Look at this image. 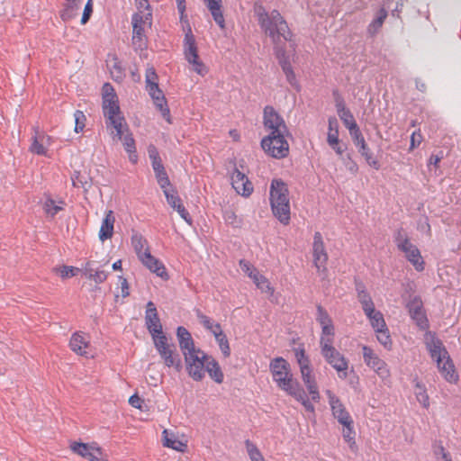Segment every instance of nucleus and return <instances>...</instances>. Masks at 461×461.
Returning <instances> with one entry per match:
<instances>
[{"label": "nucleus", "mask_w": 461, "mask_h": 461, "mask_svg": "<svg viewBox=\"0 0 461 461\" xmlns=\"http://www.w3.org/2000/svg\"><path fill=\"white\" fill-rule=\"evenodd\" d=\"M205 2L213 20L223 29L225 27V20L221 12V0H205Z\"/></svg>", "instance_id": "2f4dec72"}, {"label": "nucleus", "mask_w": 461, "mask_h": 461, "mask_svg": "<svg viewBox=\"0 0 461 461\" xmlns=\"http://www.w3.org/2000/svg\"><path fill=\"white\" fill-rule=\"evenodd\" d=\"M332 414L339 424H348L351 416L341 401L330 390L326 391Z\"/></svg>", "instance_id": "412c9836"}, {"label": "nucleus", "mask_w": 461, "mask_h": 461, "mask_svg": "<svg viewBox=\"0 0 461 461\" xmlns=\"http://www.w3.org/2000/svg\"><path fill=\"white\" fill-rule=\"evenodd\" d=\"M408 307L411 318L420 328H425L427 326V319L422 311L421 301L419 298H414L411 301Z\"/></svg>", "instance_id": "c85d7f7f"}, {"label": "nucleus", "mask_w": 461, "mask_h": 461, "mask_svg": "<svg viewBox=\"0 0 461 461\" xmlns=\"http://www.w3.org/2000/svg\"><path fill=\"white\" fill-rule=\"evenodd\" d=\"M104 115L106 119V126L111 130L113 139H122V136L129 131L124 118L122 116L118 104L106 101Z\"/></svg>", "instance_id": "0eeeda50"}, {"label": "nucleus", "mask_w": 461, "mask_h": 461, "mask_svg": "<svg viewBox=\"0 0 461 461\" xmlns=\"http://www.w3.org/2000/svg\"><path fill=\"white\" fill-rule=\"evenodd\" d=\"M145 323L153 340L155 338L165 336L162 331V325L160 323L156 306L152 302H149L147 303Z\"/></svg>", "instance_id": "a211bd4d"}, {"label": "nucleus", "mask_w": 461, "mask_h": 461, "mask_svg": "<svg viewBox=\"0 0 461 461\" xmlns=\"http://www.w3.org/2000/svg\"><path fill=\"white\" fill-rule=\"evenodd\" d=\"M83 2L84 0H65L64 9L61 13L62 20L68 22L77 16Z\"/></svg>", "instance_id": "7c9ffc66"}, {"label": "nucleus", "mask_w": 461, "mask_h": 461, "mask_svg": "<svg viewBox=\"0 0 461 461\" xmlns=\"http://www.w3.org/2000/svg\"><path fill=\"white\" fill-rule=\"evenodd\" d=\"M338 114L340 120L343 122L344 125L350 131L353 127H357V124L348 109H347L344 104H339L337 105Z\"/></svg>", "instance_id": "58836bf2"}, {"label": "nucleus", "mask_w": 461, "mask_h": 461, "mask_svg": "<svg viewBox=\"0 0 461 461\" xmlns=\"http://www.w3.org/2000/svg\"><path fill=\"white\" fill-rule=\"evenodd\" d=\"M158 84V76L153 68H149L146 70V86Z\"/></svg>", "instance_id": "338daca9"}, {"label": "nucleus", "mask_w": 461, "mask_h": 461, "mask_svg": "<svg viewBox=\"0 0 461 461\" xmlns=\"http://www.w3.org/2000/svg\"><path fill=\"white\" fill-rule=\"evenodd\" d=\"M328 144L336 151L338 155L344 152V149L339 145V122L335 117L329 119V131L327 136Z\"/></svg>", "instance_id": "a878e982"}, {"label": "nucleus", "mask_w": 461, "mask_h": 461, "mask_svg": "<svg viewBox=\"0 0 461 461\" xmlns=\"http://www.w3.org/2000/svg\"><path fill=\"white\" fill-rule=\"evenodd\" d=\"M103 112H104V105L107 104L106 101L109 103H113V104H117L116 95L113 94V89L111 85L104 84L103 86Z\"/></svg>", "instance_id": "3c124183"}, {"label": "nucleus", "mask_w": 461, "mask_h": 461, "mask_svg": "<svg viewBox=\"0 0 461 461\" xmlns=\"http://www.w3.org/2000/svg\"><path fill=\"white\" fill-rule=\"evenodd\" d=\"M154 346L167 367H173L179 372L182 369V360L175 346L168 342L166 336L155 338Z\"/></svg>", "instance_id": "6e6552de"}, {"label": "nucleus", "mask_w": 461, "mask_h": 461, "mask_svg": "<svg viewBox=\"0 0 461 461\" xmlns=\"http://www.w3.org/2000/svg\"><path fill=\"white\" fill-rule=\"evenodd\" d=\"M289 394L294 397L298 402H300L306 411L310 412L314 411L313 404L310 402L304 391L300 386L292 391Z\"/></svg>", "instance_id": "37998d69"}, {"label": "nucleus", "mask_w": 461, "mask_h": 461, "mask_svg": "<svg viewBox=\"0 0 461 461\" xmlns=\"http://www.w3.org/2000/svg\"><path fill=\"white\" fill-rule=\"evenodd\" d=\"M295 357L300 367L302 380L309 392L311 399L314 402H318L320 399L319 389L315 375L310 365V360L305 355L304 349L297 348L295 350Z\"/></svg>", "instance_id": "423d86ee"}, {"label": "nucleus", "mask_w": 461, "mask_h": 461, "mask_svg": "<svg viewBox=\"0 0 461 461\" xmlns=\"http://www.w3.org/2000/svg\"><path fill=\"white\" fill-rule=\"evenodd\" d=\"M69 347L73 352L79 356L88 357L90 355L89 337L83 332H75L69 341Z\"/></svg>", "instance_id": "b1692460"}, {"label": "nucleus", "mask_w": 461, "mask_h": 461, "mask_svg": "<svg viewBox=\"0 0 461 461\" xmlns=\"http://www.w3.org/2000/svg\"><path fill=\"white\" fill-rule=\"evenodd\" d=\"M375 334H376V339L377 340L386 348V349H391L392 348V339H391V336H390V333H389V330H388V328L387 326L383 328V329H380V330H375Z\"/></svg>", "instance_id": "8fccbe9b"}, {"label": "nucleus", "mask_w": 461, "mask_h": 461, "mask_svg": "<svg viewBox=\"0 0 461 461\" xmlns=\"http://www.w3.org/2000/svg\"><path fill=\"white\" fill-rule=\"evenodd\" d=\"M184 53L194 72L200 76H204L207 73V68L199 59L195 40L190 30L185 36Z\"/></svg>", "instance_id": "9b49d317"}, {"label": "nucleus", "mask_w": 461, "mask_h": 461, "mask_svg": "<svg viewBox=\"0 0 461 461\" xmlns=\"http://www.w3.org/2000/svg\"><path fill=\"white\" fill-rule=\"evenodd\" d=\"M185 369L189 376L194 381H201L205 376V366L210 356L199 348L183 354Z\"/></svg>", "instance_id": "39448f33"}, {"label": "nucleus", "mask_w": 461, "mask_h": 461, "mask_svg": "<svg viewBox=\"0 0 461 461\" xmlns=\"http://www.w3.org/2000/svg\"><path fill=\"white\" fill-rule=\"evenodd\" d=\"M71 180L73 185L76 187H82L84 189H86L87 187L90 186V184L87 181V177L81 175L80 172H74V174L71 176Z\"/></svg>", "instance_id": "5fc2aeb1"}, {"label": "nucleus", "mask_w": 461, "mask_h": 461, "mask_svg": "<svg viewBox=\"0 0 461 461\" xmlns=\"http://www.w3.org/2000/svg\"><path fill=\"white\" fill-rule=\"evenodd\" d=\"M176 337L182 354L197 348L194 345L190 332L185 328L178 327L176 330Z\"/></svg>", "instance_id": "c756f323"}, {"label": "nucleus", "mask_w": 461, "mask_h": 461, "mask_svg": "<svg viewBox=\"0 0 461 461\" xmlns=\"http://www.w3.org/2000/svg\"><path fill=\"white\" fill-rule=\"evenodd\" d=\"M245 447L251 461H265L260 450L253 442L247 439L245 441Z\"/></svg>", "instance_id": "09e8293b"}, {"label": "nucleus", "mask_w": 461, "mask_h": 461, "mask_svg": "<svg viewBox=\"0 0 461 461\" xmlns=\"http://www.w3.org/2000/svg\"><path fill=\"white\" fill-rule=\"evenodd\" d=\"M109 68L114 80L121 81L123 78V72L119 62L113 60V64L109 65Z\"/></svg>", "instance_id": "052dcab7"}, {"label": "nucleus", "mask_w": 461, "mask_h": 461, "mask_svg": "<svg viewBox=\"0 0 461 461\" xmlns=\"http://www.w3.org/2000/svg\"><path fill=\"white\" fill-rule=\"evenodd\" d=\"M197 317L200 323L209 331L213 328V325L218 324V322L214 321L213 320L201 313L200 312H197Z\"/></svg>", "instance_id": "0e129e2a"}, {"label": "nucleus", "mask_w": 461, "mask_h": 461, "mask_svg": "<svg viewBox=\"0 0 461 461\" xmlns=\"http://www.w3.org/2000/svg\"><path fill=\"white\" fill-rule=\"evenodd\" d=\"M146 89L152 98L154 104L160 111L162 116L167 120V122H170L169 109L164 94L158 87V84L146 86Z\"/></svg>", "instance_id": "5701e85b"}, {"label": "nucleus", "mask_w": 461, "mask_h": 461, "mask_svg": "<svg viewBox=\"0 0 461 461\" xmlns=\"http://www.w3.org/2000/svg\"><path fill=\"white\" fill-rule=\"evenodd\" d=\"M321 336L320 339V347H323L324 343L327 342L328 345H333V337H334V327L332 324L321 326Z\"/></svg>", "instance_id": "de8ad7c7"}, {"label": "nucleus", "mask_w": 461, "mask_h": 461, "mask_svg": "<svg viewBox=\"0 0 461 461\" xmlns=\"http://www.w3.org/2000/svg\"><path fill=\"white\" fill-rule=\"evenodd\" d=\"M131 245L138 256V258H140L141 254H144L146 251H149L148 241L140 233L135 232L132 234Z\"/></svg>", "instance_id": "e433bc0d"}, {"label": "nucleus", "mask_w": 461, "mask_h": 461, "mask_svg": "<svg viewBox=\"0 0 461 461\" xmlns=\"http://www.w3.org/2000/svg\"><path fill=\"white\" fill-rule=\"evenodd\" d=\"M152 167L155 172V176L161 189L171 186L167 174L161 162L152 163Z\"/></svg>", "instance_id": "c9c22d12"}, {"label": "nucleus", "mask_w": 461, "mask_h": 461, "mask_svg": "<svg viewBox=\"0 0 461 461\" xmlns=\"http://www.w3.org/2000/svg\"><path fill=\"white\" fill-rule=\"evenodd\" d=\"M270 204L274 215L283 224L290 221V202L286 185L280 179H274L270 185Z\"/></svg>", "instance_id": "7ed1b4c3"}, {"label": "nucleus", "mask_w": 461, "mask_h": 461, "mask_svg": "<svg viewBox=\"0 0 461 461\" xmlns=\"http://www.w3.org/2000/svg\"><path fill=\"white\" fill-rule=\"evenodd\" d=\"M64 203L62 201L56 202L51 198H47L43 204L44 212L47 215L54 217L59 212L63 210Z\"/></svg>", "instance_id": "c03bdc74"}, {"label": "nucleus", "mask_w": 461, "mask_h": 461, "mask_svg": "<svg viewBox=\"0 0 461 461\" xmlns=\"http://www.w3.org/2000/svg\"><path fill=\"white\" fill-rule=\"evenodd\" d=\"M93 262L87 261L84 267L82 268V272L84 275L90 280H93L96 284L104 283L107 278V274L104 270H95L93 268Z\"/></svg>", "instance_id": "473e14b6"}, {"label": "nucleus", "mask_w": 461, "mask_h": 461, "mask_svg": "<svg viewBox=\"0 0 461 461\" xmlns=\"http://www.w3.org/2000/svg\"><path fill=\"white\" fill-rule=\"evenodd\" d=\"M254 12L261 29L265 31L275 43H276L281 37L285 41L290 40L291 33L287 23L279 12L273 10L271 13H267L261 5H256Z\"/></svg>", "instance_id": "f03ea898"}, {"label": "nucleus", "mask_w": 461, "mask_h": 461, "mask_svg": "<svg viewBox=\"0 0 461 461\" xmlns=\"http://www.w3.org/2000/svg\"><path fill=\"white\" fill-rule=\"evenodd\" d=\"M163 193L166 196L167 202L168 204L176 210L180 217L189 225L192 224V218L190 217L188 212L185 210V206L182 203L180 197L178 196L176 191L172 187H167L162 189Z\"/></svg>", "instance_id": "aec40b11"}, {"label": "nucleus", "mask_w": 461, "mask_h": 461, "mask_svg": "<svg viewBox=\"0 0 461 461\" xmlns=\"http://www.w3.org/2000/svg\"><path fill=\"white\" fill-rule=\"evenodd\" d=\"M75 118V131L80 132L85 128L86 115L81 111H76L74 113Z\"/></svg>", "instance_id": "bf43d9fd"}, {"label": "nucleus", "mask_w": 461, "mask_h": 461, "mask_svg": "<svg viewBox=\"0 0 461 461\" xmlns=\"http://www.w3.org/2000/svg\"><path fill=\"white\" fill-rule=\"evenodd\" d=\"M422 141V136L420 131H414L411 136V146L410 149H413L418 147Z\"/></svg>", "instance_id": "774afa93"}, {"label": "nucleus", "mask_w": 461, "mask_h": 461, "mask_svg": "<svg viewBox=\"0 0 461 461\" xmlns=\"http://www.w3.org/2000/svg\"><path fill=\"white\" fill-rule=\"evenodd\" d=\"M424 340L431 358L436 362L437 367L444 379L451 384L456 383L458 375L442 341L431 332L426 333Z\"/></svg>", "instance_id": "f257e3e1"}, {"label": "nucleus", "mask_w": 461, "mask_h": 461, "mask_svg": "<svg viewBox=\"0 0 461 461\" xmlns=\"http://www.w3.org/2000/svg\"><path fill=\"white\" fill-rule=\"evenodd\" d=\"M312 255L318 272L324 274L327 270L328 254L324 247L323 238L320 232H315L313 237Z\"/></svg>", "instance_id": "f3484780"}, {"label": "nucleus", "mask_w": 461, "mask_h": 461, "mask_svg": "<svg viewBox=\"0 0 461 461\" xmlns=\"http://www.w3.org/2000/svg\"><path fill=\"white\" fill-rule=\"evenodd\" d=\"M356 290L357 294V300L360 303L364 312H372V310L375 309V303L370 294L366 290L365 285L362 283H357Z\"/></svg>", "instance_id": "cd10ccee"}, {"label": "nucleus", "mask_w": 461, "mask_h": 461, "mask_svg": "<svg viewBox=\"0 0 461 461\" xmlns=\"http://www.w3.org/2000/svg\"><path fill=\"white\" fill-rule=\"evenodd\" d=\"M276 56H277V59H279V63L283 68V71L285 72V74L286 76L288 82L291 85H294L295 84V76H294V73L292 69V67H291L289 61L286 59V58L285 56V53L283 52L282 50L276 49Z\"/></svg>", "instance_id": "4c0bfd02"}, {"label": "nucleus", "mask_w": 461, "mask_h": 461, "mask_svg": "<svg viewBox=\"0 0 461 461\" xmlns=\"http://www.w3.org/2000/svg\"><path fill=\"white\" fill-rule=\"evenodd\" d=\"M51 142L52 140L50 136L41 131L38 128H35L29 150L36 155L48 156V149Z\"/></svg>", "instance_id": "6ab92c4d"}, {"label": "nucleus", "mask_w": 461, "mask_h": 461, "mask_svg": "<svg viewBox=\"0 0 461 461\" xmlns=\"http://www.w3.org/2000/svg\"><path fill=\"white\" fill-rule=\"evenodd\" d=\"M54 271L58 275H59V276L62 279H66V278H69V277L75 276L81 270L79 268H77V267L63 266V267H56L54 269Z\"/></svg>", "instance_id": "603ef678"}, {"label": "nucleus", "mask_w": 461, "mask_h": 461, "mask_svg": "<svg viewBox=\"0 0 461 461\" xmlns=\"http://www.w3.org/2000/svg\"><path fill=\"white\" fill-rule=\"evenodd\" d=\"M317 312V321L320 322L321 326L332 324L331 319L321 306H318Z\"/></svg>", "instance_id": "680f3d73"}, {"label": "nucleus", "mask_w": 461, "mask_h": 461, "mask_svg": "<svg viewBox=\"0 0 461 461\" xmlns=\"http://www.w3.org/2000/svg\"><path fill=\"white\" fill-rule=\"evenodd\" d=\"M270 371L277 386L288 394L296 389L299 384L293 378L290 366L283 357H276L270 363Z\"/></svg>", "instance_id": "20e7f679"}, {"label": "nucleus", "mask_w": 461, "mask_h": 461, "mask_svg": "<svg viewBox=\"0 0 461 461\" xmlns=\"http://www.w3.org/2000/svg\"><path fill=\"white\" fill-rule=\"evenodd\" d=\"M362 351L366 365L372 368L381 379L387 380L390 377L387 364L371 348L363 346Z\"/></svg>", "instance_id": "dca6fc26"}, {"label": "nucleus", "mask_w": 461, "mask_h": 461, "mask_svg": "<svg viewBox=\"0 0 461 461\" xmlns=\"http://www.w3.org/2000/svg\"><path fill=\"white\" fill-rule=\"evenodd\" d=\"M118 140L122 141L124 149L128 153H134L136 151L134 139L129 131L122 136V139Z\"/></svg>", "instance_id": "13d9d810"}, {"label": "nucleus", "mask_w": 461, "mask_h": 461, "mask_svg": "<svg viewBox=\"0 0 461 461\" xmlns=\"http://www.w3.org/2000/svg\"><path fill=\"white\" fill-rule=\"evenodd\" d=\"M240 267L241 270L247 274L251 279L253 276H256L259 272L248 261L241 259L240 261Z\"/></svg>", "instance_id": "e2e57ef3"}, {"label": "nucleus", "mask_w": 461, "mask_h": 461, "mask_svg": "<svg viewBox=\"0 0 461 461\" xmlns=\"http://www.w3.org/2000/svg\"><path fill=\"white\" fill-rule=\"evenodd\" d=\"M115 216L112 210L105 212L104 218L102 221L101 227L98 233L99 240L104 242L111 239L113 235Z\"/></svg>", "instance_id": "bb28decb"}, {"label": "nucleus", "mask_w": 461, "mask_h": 461, "mask_svg": "<svg viewBox=\"0 0 461 461\" xmlns=\"http://www.w3.org/2000/svg\"><path fill=\"white\" fill-rule=\"evenodd\" d=\"M71 450L88 461H109L107 455L97 443L72 442Z\"/></svg>", "instance_id": "4468645a"}, {"label": "nucleus", "mask_w": 461, "mask_h": 461, "mask_svg": "<svg viewBox=\"0 0 461 461\" xmlns=\"http://www.w3.org/2000/svg\"><path fill=\"white\" fill-rule=\"evenodd\" d=\"M414 394H415L417 401L424 408L428 409L429 407V397L427 393L426 387L422 383L416 381Z\"/></svg>", "instance_id": "79ce46f5"}, {"label": "nucleus", "mask_w": 461, "mask_h": 461, "mask_svg": "<svg viewBox=\"0 0 461 461\" xmlns=\"http://www.w3.org/2000/svg\"><path fill=\"white\" fill-rule=\"evenodd\" d=\"M205 372H207L210 377L218 384H221L223 381V373L218 364V362L212 357H209L205 366Z\"/></svg>", "instance_id": "f704fd0d"}, {"label": "nucleus", "mask_w": 461, "mask_h": 461, "mask_svg": "<svg viewBox=\"0 0 461 461\" xmlns=\"http://www.w3.org/2000/svg\"><path fill=\"white\" fill-rule=\"evenodd\" d=\"M163 441L165 447L179 452H184L186 448V444L179 440L173 432H169L167 429L163 431Z\"/></svg>", "instance_id": "72a5a7b5"}, {"label": "nucleus", "mask_w": 461, "mask_h": 461, "mask_svg": "<svg viewBox=\"0 0 461 461\" xmlns=\"http://www.w3.org/2000/svg\"><path fill=\"white\" fill-rule=\"evenodd\" d=\"M387 17V12L384 8H381L376 15L375 18L372 21V23L367 27V32L374 36L375 35L379 30L381 29L384 20Z\"/></svg>", "instance_id": "ea45409f"}, {"label": "nucleus", "mask_w": 461, "mask_h": 461, "mask_svg": "<svg viewBox=\"0 0 461 461\" xmlns=\"http://www.w3.org/2000/svg\"><path fill=\"white\" fill-rule=\"evenodd\" d=\"M321 354L326 362L337 371L339 378H347L348 361L333 345H328L327 342L324 343V346L321 347Z\"/></svg>", "instance_id": "9d476101"}, {"label": "nucleus", "mask_w": 461, "mask_h": 461, "mask_svg": "<svg viewBox=\"0 0 461 461\" xmlns=\"http://www.w3.org/2000/svg\"><path fill=\"white\" fill-rule=\"evenodd\" d=\"M215 340L218 343L222 355L225 357H229L230 355V348L226 335L224 333L218 334Z\"/></svg>", "instance_id": "864d4df0"}, {"label": "nucleus", "mask_w": 461, "mask_h": 461, "mask_svg": "<svg viewBox=\"0 0 461 461\" xmlns=\"http://www.w3.org/2000/svg\"><path fill=\"white\" fill-rule=\"evenodd\" d=\"M353 420H349L348 424H341L343 426L342 429V436L347 443H348L349 447L352 448L356 442H355V435L356 432L353 428Z\"/></svg>", "instance_id": "49530a36"}, {"label": "nucleus", "mask_w": 461, "mask_h": 461, "mask_svg": "<svg viewBox=\"0 0 461 461\" xmlns=\"http://www.w3.org/2000/svg\"><path fill=\"white\" fill-rule=\"evenodd\" d=\"M151 16V12H138L132 16V44L136 48L141 49L145 45V27L150 26Z\"/></svg>", "instance_id": "ddd939ff"}, {"label": "nucleus", "mask_w": 461, "mask_h": 461, "mask_svg": "<svg viewBox=\"0 0 461 461\" xmlns=\"http://www.w3.org/2000/svg\"><path fill=\"white\" fill-rule=\"evenodd\" d=\"M349 134L354 141V144L357 148H362V149L365 148L366 141H365V139H364L358 126L353 127V129H350Z\"/></svg>", "instance_id": "6e6d98bb"}, {"label": "nucleus", "mask_w": 461, "mask_h": 461, "mask_svg": "<svg viewBox=\"0 0 461 461\" xmlns=\"http://www.w3.org/2000/svg\"><path fill=\"white\" fill-rule=\"evenodd\" d=\"M358 151L361 153V155L366 158V162L369 166L373 167L375 169H378L380 165L376 159L373 158L372 153L370 152L368 147L366 144H365V148H358Z\"/></svg>", "instance_id": "4d7b16f0"}, {"label": "nucleus", "mask_w": 461, "mask_h": 461, "mask_svg": "<svg viewBox=\"0 0 461 461\" xmlns=\"http://www.w3.org/2000/svg\"><path fill=\"white\" fill-rule=\"evenodd\" d=\"M289 134L267 135L261 140V147L269 156L282 158L289 152V144L286 138Z\"/></svg>", "instance_id": "1a4fd4ad"}, {"label": "nucleus", "mask_w": 461, "mask_h": 461, "mask_svg": "<svg viewBox=\"0 0 461 461\" xmlns=\"http://www.w3.org/2000/svg\"><path fill=\"white\" fill-rule=\"evenodd\" d=\"M92 13H93V1L87 0L85 5L84 12H83L82 18H81L82 24H86L88 22Z\"/></svg>", "instance_id": "69168bd1"}, {"label": "nucleus", "mask_w": 461, "mask_h": 461, "mask_svg": "<svg viewBox=\"0 0 461 461\" xmlns=\"http://www.w3.org/2000/svg\"><path fill=\"white\" fill-rule=\"evenodd\" d=\"M231 185L235 191L244 196H249L253 192V185L246 175L235 168L230 176Z\"/></svg>", "instance_id": "4be33fe9"}, {"label": "nucleus", "mask_w": 461, "mask_h": 461, "mask_svg": "<svg viewBox=\"0 0 461 461\" xmlns=\"http://www.w3.org/2000/svg\"><path fill=\"white\" fill-rule=\"evenodd\" d=\"M398 249L404 253L405 258L412 264L417 271L424 269V261L418 248L401 234L396 238Z\"/></svg>", "instance_id": "2eb2a0df"}, {"label": "nucleus", "mask_w": 461, "mask_h": 461, "mask_svg": "<svg viewBox=\"0 0 461 461\" xmlns=\"http://www.w3.org/2000/svg\"><path fill=\"white\" fill-rule=\"evenodd\" d=\"M139 259L147 268H149L158 276L163 279L168 278V275L167 273L165 266L161 261L153 257L150 251H146L144 254H141Z\"/></svg>", "instance_id": "393cba45"}, {"label": "nucleus", "mask_w": 461, "mask_h": 461, "mask_svg": "<svg viewBox=\"0 0 461 461\" xmlns=\"http://www.w3.org/2000/svg\"><path fill=\"white\" fill-rule=\"evenodd\" d=\"M252 280L254 284L257 285L258 289H260L263 293L272 294L274 293L273 287L270 285L269 281L261 274H257L252 276Z\"/></svg>", "instance_id": "a18cd8bd"}, {"label": "nucleus", "mask_w": 461, "mask_h": 461, "mask_svg": "<svg viewBox=\"0 0 461 461\" xmlns=\"http://www.w3.org/2000/svg\"><path fill=\"white\" fill-rule=\"evenodd\" d=\"M263 125L267 135L289 134L285 120L272 106L264 108Z\"/></svg>", "instance_id": "f8f14e48"}, {"label": "nucleus", "mask_w": 461, "mask_h": 461, "mask_svg": "<svg viewBox=\"0 0 461 461\" xmlns=\"http://www.w3.org/2000/svg\"><path fill=\"white\" fill-rule=\"evenodd\" d=\"M365 314L369 320L370 325L374 329V330H377L386 327L384 315L380 311H376L375 309H374L372 310V312Z\"/></svg>", "instance_id": "a19ab883"}]
</instances>
